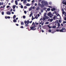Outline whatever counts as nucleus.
<instances>
[{
  "instance_id": "cd10ccee",
  "label": "nucleus",
  "mask_w": 66,
  "mask_h": 66,
  "mask_svg": "<svg viewBox=\"0 0 66 66\" xmlns=\"http://www.w3.org/2000/svg\"><path fill=\"white\" fill-rule=\"evenodd\" d=\"M23 19H25V18H26V16L23 15Z\"/></svg>"
},
{
  "instance_id": "bf43d9fd",
  "label": "nucleus",
  "mask_w": 66,
  "mask_h": 66,
  "mask_svg": "<svg viewBox=\"0 0 66 66\" xmlns=\"http://www.w3.org/2000/svg\"><path fill=\"white\" fill-rule=\"evenodd\" d=\"M42 32H44V31L43 30H42Z\"/></svg>"
},
{
  "instance_id": "7c9ffc66",
  "label": "nucleus",
  "mask_w": 66,
  "mask_h": 66,
  "mask_svg": "<svg viewBox=\"0 0 66 66\" xmlns=\"http://www.w3.org/2000/svg\"><path fill=\"white\" fill-rule=\"evenodd\" d=\"M58 27H60V23H58Z\"/></svg>"
},
{
  "instance_id": "1a4fd4ad",
  "label": "nucleus",
  "mask_w": 66,
  "mask_h": 66,
  "mask_svg": "<svg viewBox=\"0 0 66 66\" xmlns=\"http://www.w3.org/2000/svg\"><path fill=\"white\" fill-rule=\"evenodd\" d=\"M53 19H49L48 20V21H50V22H52V21H53Z\"/></svg>"
},
{
  "instance_id": "c9c22d12",
  "label": "nucleus",
  "mask_w": 66,
  "mask_h": 66,
  "mask_svg": "<svg viewBox=\"0 0 66 66\" xmlns=\"http://www.w3.org/2000/svg\"><path fill=\"white\" fill-rule=\"evenodd\" d=\"M49 4H50V5H51V4H52V2H49Z\"/></svg>"
},
{
  "instance_id": "4468645a",
  "label": "nucleus",
  "mask_w": 66,
  "mask_h": 66,
  "mask_svg": "<svg viewBox=\"0 0 66 66\" xmlns=\"http://www.w3.org/2000/svg\"><path fill=\"white\" fill-rule=\"evenodd\" d=\"M46 15H47V13H44V17H45V16H46Z\"/></svg>"
},
{
  "instance_id": "e433bc0d",
  "label": "nucleus",
  "mask_w": 66,
  "mask_h": 66,
  "mask_svg": "<svg viewBox=\"0 0 66 66\" xmlns=\"http://www.w3.org/2000/svg\"><path fill=\"white\" fill-rule=\"evenodd\" d=\"M24 8L25 9H27V7L26 6H24Z\"/></svg>"
},
{
  "instance_id": "5fc2aeb1",
  "label": "nucleus",
  "mask_w": 66,
  "mask_h": 66,
  "mask_svg": "<svg viewBox=\"0 0 66 66\" xmlns=\"http://www.w3.org/2000/svg\"><path fill=\"white\" fill-rule=\"evenodd\" d=\"M56 31H57V32H59V31H60V30H59L58 29H57L56 30Z\"/></svg>"
},
{
  "instance_id": "9d476101",
  "label": "nucleus",
  "mask_w": 66,
  "mask_h": 66,
  "mask_svg": "<svg viewBox=\"0 0 66 66\" xmlns=\"http://www.w3.org/2000/svg\"><path fill=\"white\" fill-rule=\"evenodd\" d=\"M52 11H54L55 10V8H53V9H51Z\"/></svg>"
},
{
  "instance_id": "f257e3e1",
  "label": "nucleus",
  "mask_w": 66,
  "mask_h": 66,
  "mask_svg": "<svg viewBox=\"0 0 66 66\" xmlns=\"http://www.w3.org/2000/svg\"><path fill=\"white\" fill-rule=\"evenodd\" d=\"M36 27V26H34H34H31L30 27V28L31 30H35L36 29H35V28Z\"/></svg>"
},
{
  "instance_id": "052dcab7",
  "label": "nucleus",
  "mask_w": 66,
  "mask_h": 66,
  "mask_svg": "<svg viewBox=\"0 0 66 66\" xmlns=\"http://www.w3.org/2000/svg\"><path fill=\"white\" fill-rule=\"evenodd\" d=\"M12 14H14V13L13 12H12Z\"/></svg>"
},
{
  "instance_id": "6e6d98bb",
  "label": "nucleus",
  "mask_w": 66,
  "mask_h": 66,
  "mask_svg": "<svg viewBox=\"0 0 66 66\" xmlns=\"http://www.w3.org/2000/svg\"><path fill=\"white\" fill-rule=\"evenodd\" d=\"M35 19V18H32V20H33V19Z\"/></svg>"
},
{
  "instance_id": "393cba45",
  "label": "nucleus",
  "mask_w": 66,
  "mask_h": 66,
  "mask_svg": "<svg viewBox=\"0 0 66 66\" xmlns=\"http://www.w3.org/2000/svg\"><path fill=\"white\" fill-rule=\"evenodd\" d=\"M56 18V17L55 16H54L53 17V19H54V20H55V19H55Z\"/></svg>"
},
{
  "instance_id": "ea45409f",
  "label": "nucleus",
  "mask_w": 66,
  "mask_h": 66,
  "mask_svg": "<svg viewBox=\"0 0 66 66\" xmlns=\"http://www.w3.org/2000/svg\"><path fill=\"white\" fill-rule=\"evenodd\" d=\"M44 10H41V13H43V12Z\"/></svg>"
},
{
  "instance_id": "680f3d73",
  "label": "nucleus",
  "mask_w": 66,
  "mask_h": 66,
  "mask_svg": "<svg viewBox=\"0 0 66 66\" xmlns=\"http://www.w3.org/2000/svg\"><path fill=\"white\" fill-rule=\"evenodd\" d=\"M64 3V1L63 0V2H62V3H63H63Z\"/></svg>"
},
{
  "instance_id": "8fccbe9b",
  "label": "nucleus",
  "mask_w": 66,
  "mask_h": 66,
  "mask_svg": "<svg viewBox=\"0 0 66 66\" xmlns=\"http://www.w3.org/2000/svg\"><path fill=\"white\" fill-rule=\"evenodd\" d=\"M63 4H65V5H66V2H65Z\"/></svg>"
},
{
  "instance_id": "de8ad7c7",
  "label": "nucleus",
  "mask_w": 66,
  "mask_h": 66,
  "mask_svg": "<svg viewBox=\"0 0 66 66\" xmlns=\"http://www.w3.org/2000/svg\"><path fill=\"white\" fill-rule=\"evenodd\" d=\"M48 28H50V29H51V27L49 26V25H48Z\"/></svg>"
},
{
  "instance_id": "f8f14e48",
  "label": "nucleus",
  "mask_w": 66,
  "mask_h": 66,
  "mask_svg": "<svg viewBox=\"0 0 66 66\" xmlns=\"http://www.w3.org/2000/svg\"><path fill=\"white\" fill-rule=\"evenodd\" d=\"M39 24H41L42 25H43V24H44V22L42 23V21H41V22H39Z\"/></svg>"
},
{
  "instance_id": "37998d69",
  "label": "nucleus",
  "mask_w": 66,
  "mask_h": 66,
  "mask_svg": "<svg viewBox=\"0 0 66 66\" xmlns=\"http://www.w3.org/2000/svg\"><path fill=\"white\" fill-rule=\"evenodd\" d=\"M59 22H60V23H61V22H61V20H59Z\"/></svg>"
},
{
  "instance_id": "864d4df0",
  "label": "nucleus",
  "mask_w": 66,
  "mask_h": 66,
  "mask_svg": "<svg viewBox=\"0 0 66 66\" xmlns=\"http://www.w3.org/2000/svg\"><path fill=\"white\" fill-rule=\"evenodd\" d=\"M32 9H35V7L34 6H33L32 7Z\"/></svg>"
},
{
  "instance_id": "2f4dec72",
  "label": "nucleus",
  "mask_w": 66,
  "mask_h": 66,
  "mask_svg": "<svg viewBox=\"0 0 66 66\" xmlns=\"http://www.w3.org/2000/svg\"><path fill=\"white\" fill-rule=\"evenodd\" d=\"M47 11H50V9L49 8L47 9Z\"/></svg>"
},
{
  "instance_id": "a18cd8bd",
  "label": "nucleus",
  "mask_w": 66,
  "mask_h": 66,
  "mask_svg": "<svg viewBox=\"0 0 66 66\" xmlns=\"http://www.w3.org/2000/svg\"><path fill=\"white\" fill-rule=\"evenodd\" d=\"M20 28H23V27L22 26H21L20 27Z\"/></svg>"
},
{
  "instance_id": "2eb2a0df",
  "label": "nucleus",
  "mask_w": 66,
  "mask_h": 66,
  "mask_svg": "<svg viewBox=\"0 0 66 66\" xmlns=\"http://www.w3.org/2000/svg\"><path fill=\"white\" fill-rule=\"evenodd\" d=\"M16 15H14L13 16V19H15V18H16Z\"/></svg>"
},
{
  "instance_id": "72a5a7b5",
  "label": "nucleus",
  "mask_w": 66,
  "mask_h": 66,
  "mask_svg": "<svg viewBox=\"0 0 66 66\" xmlns=\"http://www.w3.org/2000/svg\"><path fill=\"white\" fill-rule=\"evenodd\" d=\"M66 23V21H64L63 22V24H64V23Z\"/></svg>"
},
{
  "instance_id": "f704fd0d",
  "label": "nucleus",
  "mask_w": 66,
  "mask_h": 66,
  "mask_svg": "<svg viewBox=\"0 0 66 66\" xmlns=\"http://www.w3.org/2000/svg\"><path fill=\"white\" fill-rule=\"evenodd\" d=\"M4 12H2V15H4Z\"/></svg>"
},
{
  "instance_id": "69168bd1",
  "label": "nucleus",
  "mask_w": 66,
  "mask_h": 66,
  "mask_svg": "<svg viewBox=\"0 0 66 66\" xmlns=\"http://www.w3.org/2000/svg\"><path fill=\"white\" fill-rule=\"evenodd\" d=\"M64 11V9H62V11Z\"/></svg>"
},
{
  "instance_id": "0eeeda50",
  "label": "nucleus",
  "mask_w": 66,
  "mask_h": 66,
  "mask_svg": "<svg viewBox=\"0 0 66 66\" xmlns=\"http://www.w3.org/2000/svg\"><path fill=\"white\" fill-rule=\"evenodd\" d=\"M42 4L41 5V7L42 8H43V7L45 6V5L44 4Z\"/></svg>"
},
{
  "instance_id": "6e6552de",
  "label": "nucleus",
  "mask_w": 66,
  "mask_h": 66,
  "mask_svg": "<svg viewBox=\"0 0 66 66\" xmlns=\"http://www.w3.org/2000/svg\"><path fill=\"white\" fill-rule=\"evenodd\" d=\"M7 18H8V19H10V18H11V17L9 16L7 17L6 16H5V19H7Z\"/></svg>"
},
{
  "instance_id": "79ce46f5",
  "label": "nucleus",
  "mask_w": 66,
  "mask_h": 66,
  "mask_svg": "<svg viewBox=\"0 0 66 66\" xmlns=\"http://www.w3.org/2000/svg\"><path fill=\"white\" fill-rule=\"evenodd\" d=\"M48 31L49 32H51V29H49Z\"/></svg>"
},
{
  "instance_id": "e2e57ef3",
  "label": "nucleus",
  "mask_w": 66,
  "mask_h": 66,
  "mask_svg": "<svg viewBox=\"0 0 66 66\" xmlns=\"http://www.w3.org/2000/svg\"><path fill=\"white\" fill-rule=\"evenodd\" d=\"M13 12H15V9H13Z\"/></svg>"
},
{
  "instance_id": "6ab92c4d",
  "label": "nucleus",
  "mask_w": 66,
  "mask_h": 66,
  "mask_svg": "<svg viewBox=\"0 0 66 66\" xmlns=\"http://www.w3.org/2000/svg\"><path fill=\"white\" fill-rule=\"evenodd\" d=\"M61 30H62V31H64L65 30V28H62Z\"/></svg>"
},
{
  "instance_id": "58836bf2",
  "label": "nucleus",
  "mask_w": 66,
  "mask_h": 66,
  "mask_svg": "<svg viewBox=\"0 0 66 66\" xmlns=\"http://www.w3.org/2000/svg\"><path fill=\"white\" fill-rule=\"evenodd\" d=\"M48 7H49V8H52V6H48Z\"/></svg>"
},
{
  "instance_id": "338daca9",
  "label": "nucleus",
  "mask_w": 66,
  "mask_h": 66,
  "mask_svg": "<svg viewBox=\"0 0 66 66\" xmlns=\"http://www.w3.org/2000/svg\"><path fill=\"white\" fill-rule=\"evenodd\" d=\"M61 26H63V24H62V23H61Z\"/></svg>"
},
{
  "instance_id": "09e8293b",
  "label": "nucleus",
  "mask_w": 66,
  "mask_h": 66,
  "mask_svg": "<svg viewBox=\"0 0 66 66\" xmlns=\"http://www.w3.org/2000/svg\"><path fill=\"white\" fill-rule=\"evenodd\" d=\"M10 7V6H7L6 7L7 8H9Z\"/></svg>"
},
{
  "instance_id": "a211bd4d",
  "label": "nucleus",
  "mask_w": 66,
  "mask_h": 66,
  "mask_svg": "<svg viewBox=\"0 0 66 66\" xmlns=\"http://www.w3.org/2000/svg\"><path fill=\"white\" fill-rule=\"evenodd\" d=\"M39 10V7H37L36 9V10L37 11H38Z\"/></svg>"
},
{
  "instance_id": "4be33fe9",
  "label": "nucleus",
  "mask_w": 66,
  "mask_h": 66,
  "mask_svg": "<svg viewBox=\"0 0 66 66\" xmlns=\"http://www.w3.org/2000/svg\"><path fill=\"white\" fill-rule=\"evenodd\" d=\"M21 25H23L24 24V23H23V22H22L21 23Z\"/></svg>"
},
{
  "instance_id": "473e14b6",
  "label": "nucleus",
  "mask_w": 66,
  "mask_h": 66,
  "mask_svg": "<svg viewBox=\"0 0 66 66\" xmlns=\"http://www.w3.org/2000/svg\"><path fill=\"white\" fill-rule=\"evenodd\" d=\"M65 12L64 11L62 12V14H63V15H64V14H65Z\"/></svg>"
},
{
  "instance_id": "7ed1b4c3",
  "label": "nucleus",
  "mask_w": 66,
  "mask_h": 66,
  "mask_svg": "<svg viewBox=\"0 0 66 66\" xmlns=\"http://www.w3.org/2000/svg\"><path fill=\"white\" fill-rule=\"evenodd\" d=\"M38 24H39V23H38L35 22L34 23V22H33L32 25L33 26L34 24V26L35 27H36V25H38Z\"/></svg>"
},
{
  "instance_id": "603ef678",
  "label": "nucleus",
  "mask_w": 66,
  "mask_h": 66,
  "mask_svg": "<svg viewBox=\"0 0 66 66\" xmlns=\"http://www.w3.org/2000/svg\"><path fill=\"white\" fill-rule=\"evenodd\" d=\"M32 22V21H31L30 22H29L30 23H31Z\"/></svg>"
},
{
  "instance_id": "a19ab883",
  "label": "nucleus",
  "mask_w": 66,
  "mask_h": 66,
  "mask_svg": "<svg viewBox=\"0 0 66 66\" xmlns=\"http://www.w3.org/2000/svg\"><path fill=\"white\" fill-rule=\"evenodd\" d=\"M24 13L25 14H26L27 13V11H24Z\"/></svg>"
},
{
  "instance_id": "a878e982",
  "label": "nucleus",
  "mask_w": 66,
  "mask_h": 66,
  "mask_svg": "<svg viewBox=\"0 0 66 66\" xmlns=\"http://www.w3.org/2000/svg\"><path fill=\"white\" fill-rule=\"evenodd\" d=\"M30 6V5L29 4H26V6Z\"/></svg>"
},
{
  "instance_id": "4c0bfd02",
  "label": "nucleus",
  "mask_w": 66,
  "mask_h": 66,
  "mask_svg": "<svg viewBox=\"0 0 66 66\" xmlns=\"http://www.w3.org/2000/svg\"><path fill=\"white\" fill-rule=\"evenodd\" d=\"M32 13H31L30 15V17H31V16H32Z\"/></svg>"
},
{
  "instance_id": "b1692460",
  "label": "nucleus",
  "mask_w": 66,
  "mask_h": 66,
  "mask_svg": "<svg viewBox=\"0 0 66 66\" xmlns=\"http://www.w3.org/2000/svg\"><path fill=\"white\" fill-rule=\"evenodd\" d=\"M32 7H30V8H29V11H32Z\"/></svg>"
},
{
  "instance_id": "20e7f679",
  "label": "nucleus",
  "mask_w": 66,
  "mask_h": 66,
  "mask_svg": "<svg viewBox=\"0 0 66 66\" xmlns=\"http://www.w3.org/2000/svg\"><path fill=\"white\" fill-rule=\"evenodd\" d=\"M46 19H49V17L46 16H45L43 17V21L45 20H46Z\"/></svg>"
},
{
  "instance_id": "dca6fc26",
  "label": "nucleus",
  "mask_w": 66,
  "mask_h": 66,
  "mask_svg": "<svg viewBox=\"0 0 66 66\" xmlns=\"http://www.w3.org/2000/svg\"><path fill=\"white\" fill-rule=\"evenodd\" d=\"M59 31L60 32H65V31H63V30L62 29H61V30H60Z\"/></svg>"
},
{
  "instance_id": "f03ea898",
  "label": "nucleus",
  "mask_w": 66,
  "mask_h": 66,
  "mask_svg": "<svg viewBox=\"0 0 66 66\" xmlns=\"http://www.w3.org/2000/svg\"><path fill=\"white\" fill-rule=\"evenodd\" d=\"M41 3L44 4V5H48V3L44 1H42L41 2Z\"/></svg>"
},
{
  "instance_id": "412c9836",
  "label": "nucleus",
  "mask_w": 66,
  "mask_h": 66,
  "mask_svg": "<svg viewBox=\"0 0 66 66\" xmlns=\"http://www.w3.org/2000/svg\"><path fill=\"white\" fill-rule=\"evenodd\" d=\"M5 5L2 6H1V8H4V7H5Z\"/></svg>"
},
{
  "instance_id": "ddd939ff",
  "label": "nucleus",
  "mask_w": 66,
  "mask_h": 66,
  "mask_svg": "<svg viewBox=\"0 0 66 66\" xmlns=\"http://www.w3.org/2000/svg\"><path fill=\"white\" fill-rule=\"evenodd\" d=\"M16 5H14L13 6V9H15V8L16 7Z\"/></svg>"
},
{
  "instance_id": "4d7b16f0",
  "label": "nucleus",
  "mask_w": 66,
  "mask_h": 66,
  "mask_svg": "<svg viewBox=\"0 0 66 66\" xmlns=\"http://www.w3.org/2000/svg\"><path fill=\"white\" fill-rule=\"evenodd\" d=\"M37 6V3H35V6Z\"/></svg>"
},
{
  "instance_id": "3c124183",
  "label": "nucleus",
  "mask_w": 66,
  "mask_h": 66,
  "mask_svg": "<svg viewBox=\"0 0 66 66\" xmlns=\"http://www.w3.org/2000/svg\"><path fill=\"white\" fill-rule=\"evenodd\" d=\"M38 5H39V6H40V5H41V4H40V3H39L38 4Z\"/></svg>"
},
{
  "instance_id": "49530a36",
  "label": "nucleus",
  "mask_w": 66,
  "mask_h": 66,
  "mask_svg": "<svg viewBox=\"0 0 66 66\" xmlns=\"http://www.w3.org/2000/svg\"><path fill=\"white\" fill-rule=\"evenodd\" d=\"M11 2V3H13V2H14V1L13 0H12Z\"/></svg>"
},
{
  "instance_id": "bb28decb",
  "label": "nucleus",
  "mask_w": 66,
  "mask_h": 66,
  "mask_svg": "<svg viewBox=\"0 0 66 66\" xmlns=\"http://www.w3.org/2000/svg\"><path fill=\"white\" fill-rule=\"evenodd\" d=\"M56 28V27L55 26H54L53 27V29H54L55 28Z\"/></svg>"
},
{
  "instance_id": "423d86ee",
  "label": "nucleus",
  "mask_w": 66,
  "mask_h": 66,
  "mask_svg": "<svg viewBox=\"0 0 66 66\" xmlns=\"http://www.w3.org/2000/svg\"><path fill=\"white\" fill-rule=\"evenodd\" d=\"M52 15V14L50 12L47 14L48 16H50V15Z\"/></svg>"
},
{
  "instance_id": "9b49d317",
  "label": "nucleus",
  "mask_w": 66,
  "mask_h": 66,
  "mask_svg": "<svg viewBox=\"0 0 66 66\" xmlns=\"http://www.w3.org/2000/svg\"><path fill=\"white\" fill-rule=\"evenodd\" d=\"M15 4H16V5H18V2L16 0L15 1Z\"/></svg>"
},
{
  "instance_id": "aec40b11",
  "label": "nucleus",
  "mask_w": 66,
  "mask_h": 66,
  "mask_svg": "<svg viewBox=\"0 0 66 66\" xmlns=\"http://www.w3.org/2000/svg\"><path fill=\"white\" fill-rule=\"evenodd\" d=\"M7 14L8 15H11V13L10 12H8L7 13Z\"/></svg>"
},
{
  "instance_id": "c85d7f7f",
  "label": "nucleus",
  "mask_w": 66,
  "mask_h": 66,
  "mask_svg": "<svg viewBox=\"0 0 66 66\" xmlns=\"http://www.w3.org/2000/svg\"><path fill=\"white\" fill-rule=\"evenodd\" d=\"M23 6H22V5H21V9H23Z\"/></svg>"
},
{
  "instance_id": "c03bdc74",
  "label": "nucleus",
  "mask_w": 66,
  "mask_h": 66,
  "mask_svg": "<svg viewBox=\"0 0 66 66\" xmlns=\"http://www.w3.org/2000/svg\"><path fill=\"white\" fill-rule=\"evenodd\" d=\"M50 15V18H52V15H53L52 14V15Z\"/></svg>"
},
{
  "instance_id": "0e129e2a",
  "label": "nucleus",
  "mask_w": 66,
  "mask_h": 66,
  "mask_svg": "<svg viewBox=\"0 0 66 66\" xmlns=\"http://www.w3.org/2000/svg\"><path fill=\"white\" fill-rule=\"evenodd\" d=\"M3 2L1 3V5H3Z\"/></svg>"
},
{
  "instance_id": "5701e85b",
  "label": "nucleus",
  "mask_w": 66,
  "mask_h": 66,
  "mask_svg": "<svg viewBox=\"0 0 66 66\" xmlns=\"http://www.w3.org/2000/svg\"><path fill=\"white\" fill-rule=\"evenodd\" d=\"M27 0H24L23 1V3H26V2L27 1Z\"/></svg>"
},
{
  "instance_id": "39448f33",
  "label": "nucleus",
  "mask_w": 66,
  "mask_h": 66,
  "mask_svg": "<svg viewBox=\"0 0 66 66\" xmlns=\"http://www.w3.org/2000/svg\"><path fill=\"white\" fill-rule=\"evenodd\" d=\"M30 22V21H29V20H28L27 21H24V23L25 24H27H27H29Z\"/></svg>"
},
{
  "instance_id": "774afa93",
  "label": "nucleus",
  "mask_w": 66,
  "mask_h": 66,
  "mask_svg": "<svg viewBox=\"0 0 66 66\" xmlns=\"http://www.w3.org/2000/svg\"><path fill=\"white\" fill-rule=\"evenodd\" d=\"M64 15L65 16H66V12L65 13Z\"/></svg>"
},
{
  "instance_id": "c756f323",
  "label": "nucleus",
  "mask_w": 66,
  "mask_h": 66,
  "mask_svg": "<svg viewBox=\"0 0 66 66\" xmlns=\"http://www.w3.org/2000/svg\"><path fill=\"white\" fill-rule=\"evenodd\" d=\"M25 26H26V27H28V24H25Z\"/></svg>"
},
{
  "instance_id": "f3484780",
  "label": "nucleus",
  "mask_w": 66,
  "mask_h": 66,
  "mask_svg": "<svg viewBox=\"0 0 66 66\" xmlns=\"http://www.w3.org/2000/svg\"><path fill=\"white\" fill-rule=\"evenodd\" d=\"M13 22H17V21L16 20L14 19L13 20Z\"/></svg>"
},
{
  "instance_id": "13d9d810",
  "label": "nucleus",
  "mask_w": 66,
  "mask_h": 66,
  "mask_svg": "<svg viewBox=\"0 0 66 66\" xmlns=\"http://www.w3.org/2000/svg\"><path fill=\"white\" fill-rule=\"evenodd\" d=\"M64 20H65V21H66V18H64Z\"/></svg>"
}]
</instances>
